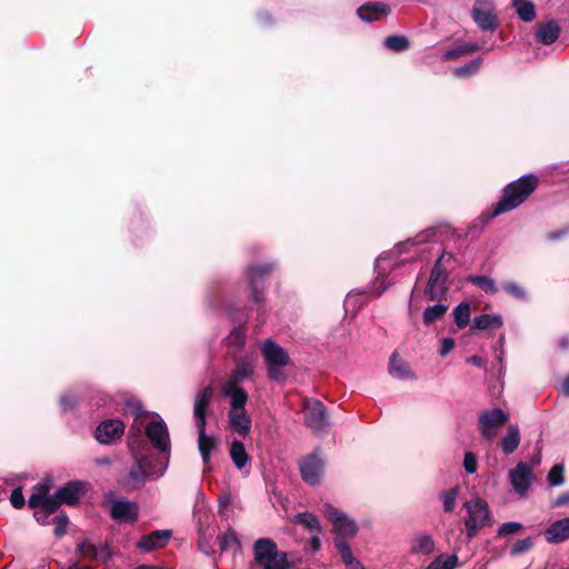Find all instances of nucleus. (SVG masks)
Here are the masks:
<instances>
[{"label": "nucleus", "mask_w": 569, "mask_h": 569, "mask_svg": "<svg viewBox=\"0 0 569 569\" xmlns=\"http://www.w3.org/2000/svg\"><path fill=\"white\" fill-rule=\"evenodd\" d=\"M143 421H132L128 432L129 448L132 455V465L129 470L126 486L134 489L147 480L162 477L168 468V456L154 457L149 443L142 433Z\"/></svg>", "instance_id": "1"}, {"label": "nucleus", "mask_w": 569, "mask_h": 569, "mask_svg": "<svg viewBox=\"0 0 569 569\" xmlns=\"http://www.w3.org/2000/svg\"><path fill=\"white\" fill-rule=\"evenodd\" d=\"M132 415L134 416L133 421L136 419L143 421L142 430H144V436L153 449L169 457L171 443L163 419L157 413L144 411L140 405L134 407Z\"/></svg>", "instance_id": "2"}, {"label": "nucleus", "mask_w": 569, "mask_h": 569, "mask_svg": "<svg viewBox=\"0 0 569 569\" xmlns=\"http://www.w3.org/2000/svg\"><path fill=\"white\" fill-rule=\"evenodd\" d=\"M537 183L533 174L522 176L509 183L490 217H497L520 206L535 191Z\"/></svg>", "instance_id": "3"}, {"label": "nucleus", "mask_w": 569, "mask_h": 569, "mask_svg": "<svg viewBox=\"0 0 569 569\" xmlns=\"http://www.w3.org/2000/svg\"><path fill=\"white\" fill-rule=\"evenodd\" d=\"M260 352L267 366L268 377L273 381L283 382L286 375L282 368L290 361L287 351L272 339H267L260 343Z\"/></svg>", "instance_id": "4"}, {"label": "nucleus", "mask_w": 569, "mask_h": 569, "mask_svg": "<svg viewBox=\"0 0 569 569\" xmlns=\"http://www.w3.org/2000/svg\"><path fill=\"white\" fill-rule=\"evenodd\" d=\"M253 559L261 569H287V555L280 552L270 538H260L253 545Z\"/></svg>", "instance_id": "5"}, {"label": "nucleus", "mask_w": 569, "mask_h": 569, "mask_svg": "<svg viewBox=\"0 0 569 569\" xmlns=\"http://www.w3.org/2000/svg\"><path fill=\"white\" fill-rule=\"evenodd\" d=\"M463 507L467 511L465 519L466 535L468 539H472L479 530L490 525L491 512L486 500L479 497L466 501Z\"/></svg>", "instance_id": "6"}, {"label": "nucleus", "mask_w": 569, "mask_h": 569, "mask_svg": "<svg viewBox=\"0 0 569 569\" xmlns=\"http://www.w3.org/2000/svg\"><path fill=\"white\" fill-rule=\"evenodd\" d=\"M451 259V253L442 251L438 257L433 268L431 269L430 277L425 290V293L430 301H440L446 296L449 273L442 264L450 261Z\"/></svg>", "instance_id": "7"}, {"label": "nucleus", "mask_w": 569, "mask_h": 569, "mask_svg": "<svg viewBox=\"0 0 569 569\" xmlns=\"http://www.w3.org/2000/svg\"><path fill=\"white\" fill-rule=\"evenodd\" d=\"M303 419L306 426L316 433L325 432L329 426L327 409L317 399H306L303 401Z\"/></svg>", "instance_id": "8"}, {"label": "nucleus", "mask_w": 569, "mask_h": 569, "mask_svg": "<svg viewBox=\"0 0 569 569\" xmlns=\"http://www.w3.org/2000/svg\"><path fill=\"white\" fill-rule=\"evenodd\" d=\"M471 18L482 31L493 32L498 26V16L492 0H476L471 10Z\"/></svg>", "instance_id": "9"}, {"label": "nucleus", "mask_w": 569, "mask_h": 569, "mask_svg": "<svg viewBox=\"0 0 569 569\" xmlns=\"http://www.w3.org/2000/svg\"><path fill=\"white\" fill-rule=\"evenodd\" d=\"M508 421V415L500 408H492L482 411L478 417V425L481 437L491 441L496 438L499 428Z\"/></svg>", "instance_id": "10"}, {"label": "nucleus", "mask_w": 569, "mask_h": 569, "mask_svg": "<svg viewBox=\"0 0 569 569\" xmlns=\"http://www.w3.org/2000/svg\"><path fill=\"white\" fill-rule=\"evenodd\" d=\"M406 261L407 260L397 261L390 253H382L378 257L376 262L377 277L371 284V291L375 296H380L387 290L391 284V282L387 280L389 273Z\"/></svg>", "instance_id": "11"}, {"label": "nucleus", "mask_w": 569, "mask_h": 569, "mask_svg": "<svg viewBox=\"0 0 569 569\" xmlns=\"http://www.w3.org/2000/svg\"><path fill=\"white\" fill-rule=\"evenodd\" d=\"M321 511L332 522L336 537L351 538L358 532L356 521L349 518L346 513L338 510L330 503H325Z\"/></svg>", "instance_id": "12"}, {"label": "nucleus", "mask_w": 569, "mask_h": 569, "mask_svg": "<svg viewBox=\"0 0 569 569\" xmlns=\"http://www.w3.org/2000/svg\"><path fill=\"white\" fill-rule=\"evenodd\" d=\"M299 469L302 480L310 486H318L323 472V461L317 452L301 459Z\"/></svg>", "instance_id": "13"}, {"label": "nucleus", "mask_w": 569, "mask_h": 569, "mask_svg": "<svg viewBox=\"0 0 569 569\" xmlns=\"http://www.w3.org/2000/svg\"><path fill=\"white\" fill-rule=\"evenodd\" d=\"M532 471L525 462H519L513 469L509 471V482L512 489L520 496L527 495L531 482Z\"/></svg>", "instance_id": "14"}, {"label": "nucleus", "mask_w": 569, "mask_h": 569, "mask_svg": "<svg viewBox=\"0 0 569 569\" xmlns=\"http://www.w3.org/2000/svg\"><path fill=\"white\" fill-rule=\"evenodd\" d=\"M124 432V425L119 419H108L102 421L94 431L96 439L103 445L112 443L119 440Z\"/></svg>", "instance_id": "15"}, {"label": "nucleus", "mask_w": 569, "mask_h": 569, "mask_svg": "<svg viewBox=\"0 0 569 569\" xmlns=\"http://www.w3.org/2000/svg\"><path fill=\"white\" fill-rule=\"evenodd\" d=\"M79 556L83 559L107 561L111 557V550L107 542L96 545L89 539L82 540L77 548Z\"/></svg>", "instance_id": "16"}, {"label": "nucleus", "mask_w": 569, "mask_h": 569, "mask_svg": "<svg viewBox=\"0 0 569 569\" xmlns=\"http://www.w3.org/2000/svg\"><path fill=\"white\" fill-rule=\"evenodd\" d=\"M198 433V448L201 455V459L204 465V472H209L211 470V455L212 451L217 448L218 441L213 436H209L206 433V427H196Z\"/></svg>", "instance_id": "17"}, {"label": "nucleus", "mask_w": 569, "mask_h": 569, "mask_svg": "<svg viewBox=\"0 0 569 569\" xmlns=\"http://www.w3.org/2000/svg\"><path fill=\"white\" fill-rule=\"evenodd\" d=\"M111 517L121 522L134 521L138 518V507L128 500H113L110 508Z\"/></svg>", "instance_id": "18"}, {"label": "nucleus", "mask_w": 569, "mask_h": 569, "mask_svg": "<svg viewBox=\"0 0 569 569\" xmlns=\"http://www.w3.org/2000/svg\"><path fill=\"white\" fill-rule=\"evenodd\" d=\"M228 422L230 429L241 437L248 436L251 430V418L246 408L229 409Z\"/></svg>", "instance_id": "19"}, {"label": "nucleus", "mask_w": 569, "mask_h": 569, "mask_svg": "<svg viewBox=\"0 0 569 569\" xmlns=\"http://www.w3.org/2000/svg\"><path fill=\"white\" fill-rule=\"evenodd\" d=\"M213 389L210 386L204 387L196 397L193 406V416L196 427H206L207 408L212 399Z\"/></svg>", "instance_id": "20"}, {"label": "nucleus", "mask_w": 569, "mask_h": 569, "mask_svg": "<svg viewBox=\"0 0 569 569\" xmlns=\"http://www.w3.org/2000/svg\"><path fill=\"white\" fill-rule=\"evenodd\" d=\"M273 270V264L266 263L260 266L250 267L248 269V277L252 290V301L259 303L262 299V293L259 292V283Z\"/></svg>", "instance_id": "21"}, {"label": "nucleus", "mask_w": 569, "mask_h": 569, "mask_svg": "<svg viewBox=\"0 0 569 569\" xmlns=\"http://www.w3.org/2000/svg\"><path fill=\"white\" fill-rule=\"evenodd\" d=\"M545 539L549 543H561L569 539V517L556 520L545 530Z\"/></svg>", "instance_id": "22"}, {"label": "nucleus", "mask_w": 569, "mask_h": 569, "mask_svg": "<svg viewBox=\"0 0 569 569\" xmlns=\"http://www.w3.org/2000/svg\"><path fill=\"white\" fill-rule=\"evenodd\" d=\"M436 549L435 540L427 532H419L413 536L410 542V553L417 556H430Z\"/></svg>", "instance_id": "23"}, {"label": "nucleus", "mask_w": 569, "mask_h": 569, "mask_svg": "<svg viewBox=\"0 0 569 569\" xmlns=\"http://www.w3.org/2000/svg\"><path fill=\"white\" fill-rule=\"evenodd\" d=\"M84 485L81 481H69L59 488L56 493L62 503L74 506L79 502Z\"/></svg>", "instance_id": "24"}, {"label": "nucleus", "mask_w": 569, "mask_h": 569, "mask_svg": "<svg viewBox=\"0 0 569 569\" xmlns=\"http://www.w3.org/2000/svg\"><path fill=\"white\" fill-rule=\"evenodd\" d=\"M390 13V8L381 2L366 3L358 9L361 20L371 22L381 19Z\"/></svg>", "instance_id": "25"}, {"label": "nucleus", "mask_w": 569, "mask_h": 569, "mask_svg": "<svg viewBox=\"0 0 569 569\" xmlns=\"http://www.w3.org/2000/svg\"><path fill=\"white\" fill-rule=\"evenodd\" d=\"M171 533L167 530H156L148 536H144L139 542L138 547L143 551H152L163 547L170 539Z\"/></svg>", "instance_id": "26"}, {"label": "nucleus", "mask_w": 569, "mask_h": 569, "mask_svg": "<svg viewBox=\"0 0 569 569\" xmlns=\"http://www.w3.org/2000/svg\"><path fill=\"white\" fill-rule=\"evenodd\" d=\"M222 393L230 399V409H243L248 401L247 392L237 385L224 382Z\"/></svg>", "instance_id": "27"}, {"label": "nucleus", "mask_w": 569, "mask_h": 569, "mask_svg": "<svg viewBox=\"0 0 569 569\" xmlns=\"http://www.w3.org/2000/svg\"><path fill=\"white\" fill-rule=\"evenodd\" d=\"M560 34V27L556 21H548L538 26L536 31L537 40L543 44H552Z\"/></svg>", "instance_id": "28"}, {"label": "nucleus", "mask_w": 569, "mask_h": 569, "mask_svg": "<svg viewBox=\"0 0 569 569\" xmlns=\"http://www.w3.org/2000/svg\"><path fill=\"white\" fill-rule=\"evenodd\" d=\"M521 439L520 430L517 425H510L507 433L501 439V449L503 453L511 455L519 447Z\"/></svg>", "instance_id": "29"}, {"label": "nucleus", "mask_w": 569, "mask_h": 569, "mask_svg": "<svg viewBox=\"0 0 569 569\" xmlns=\"http://www.w3.org/2000/svg\"><path fill=\"white\" fill-rule=\"evenodd\" d=\"M502 326V317L499 313H485L475 317L471 323V329L489 330L498 329Z\"/></svg>", "instance_id": "30"}, {"label": "nucleus", "mask_w": 569, "mask_h": 569, "mask_svg": "<svg viewBox=\"0 0 569 569\" xmlns=\"http://www.w3.org/2000/svg\"><path fill=\"white\" fill-rule=\"evenodd\" d=\"M389 372L397 379H411L412 372L409 370L408 365L399 358L397 352H393L389 361Z\"/></svg>", "instance_id": "31"}, {"label": "nucleus", "mask_w": 569, "mask_h": 569, "mask_svg": "<svg viewBox=\"0 0 569 569\" xmlns=\"http://www.w3.org/2000/svg\"><path fill=\"white\" fill-rule=\"evenodd\" d=\"M230 458L238 470H242L249 462V455L244 445L239 440H233L230 446Z\"/></svg>", "instance_id": "32"}, {"label": "nucleus", "mask_w": 569, "mask_h": 569, "mask_svg": "<svg viewBox=\"0 0 569 569\" xmlns=\"http://www.w3.org/2000/svg\"><path fill=\"white\" fill-rule=\"evenodd\" d=\"M219 545L222 551H232L237 553L241 550V542L237 532L228 528L221 536L218 537Z\"/></svg>", "instance_id": "33"}, {"label": "nucleus", "mask_w": 569, "mask_h": 569, "mask_svg": "<svg viewBox=\"0 0 569 569\" xmlns=\"http://www.w3.org/2000/svg\"><path fill=\"white\" fill-rule=\"evenodd\" d=\"M254 365L252 361H241L238 368L231 372L226 382L239 386V383L252 375Z\"/></svg>", "instance_id": "34"}, {"label": "nucleus", "mask_w": 569, "mask_h": 569, "mask_svg": "<svg viewBox=\"0 0 569 569\" xmlns=\"http://www.w3.org/2000/svg\"><path fill=\"white\" fill-rule=\"evenodd\" d=\"M60 498L57 497V493L54 492L53 496L47 495L43 507L41 510H37L34 512V518L41 525H46V520L42 519V516H51L53 515L61 505Z\"/></svg>", "instance_id": "35"}, {"label": "nucleus", "mask_w": 569, "mask_h": 569, "mask_svg": "<svg viewBox=\"0 0 569 569\" xmlns=\"http://www.w3.org/2000/svg\"><path fill=\"white\" fill-rule=\"evenodd\" d=\"M512 8L525 22H531L536 18L535 4L529 0H512Z\"/></svg>", "instance_id": "36"}, {"label": "nucleus", "mask_w": 569, "mask_h": 569, "mask_svg": "<svg viewBox=\"0 0 569 569\" xmlns=\"http://www.w3.org/2000/svg\"><path fill=\"white\" fill-rule=\"evenodd\" d=\"M448 306L443 303H436L425 309L422 320L426 326H430L433 321L441 319L447 312Z\"/></svg>", "instance_id": "37"}, {"label": "nucleus", "mask_w": 569, "mask_h": 569, "mask_svg": "<svg viewBox=\"0 0 569 569\" xmlns=\"http://www.w3.org/2000/svg\"><path fill=\"white\" fill-rule=\"evenodd\" d=\"M467 281L477 286L486 293L495 295L498 291L495 280L487 276H469Z\"/></svg>", "instance_id": "38"}, {"label": "nucleus", "mask_w": 569, "mask_h": 569, "mask_svg": "<svg viewBox=\"0 0 569 569\" xmlns=\"http://www.w3.org/2000/svg\"><path fill=\"white\" fill-rule=\"evenodd\" d=\"M457 566V555L442 553L432 560L426 569H455Z\"/></svg>", "instance_id": "39"}, {"label": "nucleus", "mask_w": 569, "mask_h": 569, "mask_svg": "<svg viewBox=\"0 0 569 569\" xmlns=\"http://www.w3.org/2000/svg\"><path fill=\"white\" fill-rule=\"evenodd\" d=\"M453 319L459 329H463L470 321V306L467 302H460L453 309Z\"/></svg>", "instance_id": "40"}, {"label": "nucleus", "mask_w": 569, "mask_h": 569, "mask_svg": "<svg viewBox=\"0 0 569 569\" xmlns=\"http://www.w3.org/2000/svg\"><path fill=\"white\" fill-rule=\"evenodd\" d=\"M295 522L308 528L311 532L320 533L321 526L318 518L310 512H301L295 517Z\"/></svg>", "instance_id": "41"}, {"label": "nucleus", "mask_w": 569, "mask_h": 569, "mask_svg": "<svg viewBox=\"0 0 569 569\" xmlns=\"http://www.w3.org/2000/svg\"><path fill=\"white\" fill-rule=\"evenodd\" d=\"M458 495V487H453L440 492L439 498L442 501L445 512L451 513L455 510Z\"/></svg>", "instance_id": "42"}, {"label": "nucleus", "mask_w": 569, "mask_h": 569, "mask_svg": "<svg viewBox=\"0 0 569 569\" xmlns=\"http://www.w3.org/2000/svg\"><path fill=\"white\" fill-rule=\"evenodd\" d=\"M385 47L395 52H402L409 48V40L406 36H389L385 39Z\"/></svg>", "instance_id": "43"}, {"label": "nucleus", "mask_w": 569, "mask_h": 569, "mask_svg": "<svg viewBox=\"0 0 569 569\" xmlns=\"http://www.w3.org/2000/svg\"><path fill=\"white\" fill-rule=\"evenodd\" d=\"M433 236H435V231L432 229H427L423 232H421L420 234H418L413 240L408 239L407 241L398 244L396 247V251L401 252L405 250H409V247H413V246L427 242V241L431 240V238Z\"/></svg>", "instance_id": "44"}, {"label": "nucleus", "mask_w": 569, "mask_h": 569, "mask_svg": "<svg viewBox=\"0 0 569 569\" xmlns=\"http://www.w3.org/2000/svg\"><path fill=\"white\" fill-rule=\"evenodd\" d=\"M476 49H477V47L473 44H461V46H458L455 48H450L443 52L441 60L442 61L456 60L466 53H470V52L475 51Z\"/></svg>", "instance_id": "45"}, {"label": "nucleus", "mask_w": 569, "mask_h": 569, "mask_svg": "<svg viewBox=\"0 0 569 569\" xmlns=\"http://www.w3.org/2000/svg\"><path fill=\"white\" fill-rule=\"evenodd\" d=\"M335 546H336L337 550L339 551L341 559L346 566L351 563L352 561L357 560L353 557L351 548L347 542V538L336 537Z\"/></svg>", "instance_id": "46"}, {"label": "nucleus", "mask_w": 569, "mask_h": 569, "mask_svg": "<svg viewBox=\"0 0 569 569\" xmlns=\"http://www.w3.org/2000/svg\"><path fill=\"white\" fill-rule=\"evenodd\" d=\"M482 63L481 58H476L466 63L465 66L458 67L453 70V74L458 78H467L476 73Z\"/></svg>", "instance_id": "47"}, {"label": "nucleus", "mask_w": 569, "mask_h": 569, "mask_svg": "<svg viewBox=\"0 0 569 569\" xmlns=\"http://www.w3.org/2000/svg\"><path fill=\"white\" fill-rule=\"evenodd\" d=\"M49 488L47 486H42L37 492H33L28 500V505L32 509L41 510L48 495Z\"/></svg>", "instance_id": "48"}, {"label": "nucleus", "mask_w": 569, "mask_h": 569, "mask_svg": "<svg viewBox=\"0 0 569 569\" xmlns=\"http://www.w3.org/2000/svg\"><path fill=\"white\" fill-rule=\"evenodd\" d=\"M563 471L562 465H555L548 473V483L552 487L561 486L565 482Z\"/></svg>", "instance_id": "49"}, {"label": "nucleus", "mask_w": 569, "mask_h": 569, "mask_svg": "<svg viewBox=\"0 0 569 569\" xmlns=\"http://www.w3.org/2000/svg\"><path fill=\"white\" fill-rule=\"evenodd\" d=\"M533 546V541L530 537L518 540L510 549L512 556H518L527 552Z\"/></svg>", "instance_id": "50"}, {"label": "nucleus", "mask_w": 569, "mask_h": 569, "mask_svg": "<svg viewBox=\"0 0 569 569\" xmlns=\"http://www.w3.org/2000/svg\"><path fill=\"white\" fill-rule=\"evenodd\" d=\"M521 529H522V523H520L518 521L503 522L499 527V529L497 531V536L498 537H505V536H508V535L516 533V532H518Z\"/></svg>", "instance_id": "51"}, {"label": "nucleus", "mask_w": 569, "mask_h": 569, "mask_svg": "<svg viewBox=\"0 0 569 569\" xmlns=\"http://www.w3.org/2000/svg\"><path fill=\"white\" fill-rule=\"evenodd\" d=\"M52 522L54 525V535L60 538L64 536L67 531V525L69 522L68 517L66 515H57L53 517Z\"/></svg>", "instance_id": "52"}, {"label": "nucleus", "mask_w": 569, "mask_h": 569, "mask_svg": "<svg viewBox=\"0 0 569 569\" xmlns=\"http://www.w3.org/2000/svg\"><path fill=\"white\" fill-rule=\"evenodd\" d=\"M463 468L467 473L473 475L478 469V459L473 452H466L463 458Z\"/></svg>", "instance_id": "53"}, {"label": "nucleus", "mask_w": 569, "mask_h": 569, "mask_svg": "<svg viewBox=\"0 0 569 569\" xmlns=\"http://www.w3.org/2000/svg\"><path fill=\"white\" fill-rule=\"evenodd\" d=\"M77 403H78V397L73 392H67L60 397V406L63 410H70Z\"/></svg>", "instance_id": "54"}, {"label": "nucleus", "mask_w": 569, "mask_h": 569, "mask_svg": "<svg viewBox=\"0 0 569 569\" xmlns=\"http://www.w3.org/2000/svg\"><path fill=\"white\" fill-rule=\"evenodd\" d=\"M10 502L16 509H21L26 501L21 488H14L10 495Z\"/></svg>", "instance_id": "55"}, {"label": "nucleus", "mask_w": 569, "mask_h": 569, "mask_svg": "<svg viewBox=\"0 0 569 569\" xmlns=\"http://www.w3.org/2000/svg\"><path fill=\"white\" fill-rule=\"evenodd\" d=\"M503 289L505 291H507L508 293L516 298L522 299L526 297L525 290L515 282L503 283Z\"/></svg>", "instance_id": "56"}, {"label": "nucleus", "mask_w": 569, "mask_h": 569, "mask_svg": "<svg viewBox=\"0 0 569 569\" xmlns=\"http://www.w3.org/2000/svg\"><path fill=\"white\" fill-rule=\"evenodd\" d=\"M455 345H456V342L452 338H449V337L443 338L441 340V348L439 351L440 356L441 357L447 356L455 348Z\"/></svg>", "instance_id": "57"}, {"label": "nucleus", "mask_w": 569, "mask_h": 569, "mask_svg": "<svg viewBox=\"0 0 569 569\" xmlns=\"http://www.w3.org/2000/svg\"><path fill=\"white\" fill-rule=\"evenodd\" d=\"M320 547H321V542H320L319 533L312 532V536L309 541V549L315 552V551H318L320 549Z\"/></svg>", "instance_id": "58"}, {"label": "nucleus", "mask_w": 569, "mask_h": 569, "mask_svg": "<svg viewBox=\"0 0 569 569\" xmlns=\"http://www.w3.org/2000/svg\"><path fill=\"white\" fill-rule=\"evenodd\" d=\"M468 363L475 366V367H478V368H485L486 367V361L482 357L480 356H471V357H468L467 360H466Z\"/></svg>", "instance_id": "59"}, {"label": "nucleus", "mask_w": 569, "mask_h": 569, "mask_svg": "<svg viewBox=\"0 0 569 569\" xmlns=\"http://www.w3.org/2000/svg\"><path fill=\"white\" fill-rule=\"evenodd\" d=\"M569 503V493L565 492L557 497L553 502V507H562Z\"/></svg>", "instance_id": "60"}, {"label": "nucleus", "mask_w": 569, "mask_h": 569, "mask_svg": "<svg viewBox=\"0 0 569 569\" xmlns=\"http://www.w3.org/2000/svg\"><path fill=\"white\" fill-rule=\"evenodd\" d=\"M561 388H562V392L565 396H569V375L566 377V379L563 380L562 385H561Z\"/></svg>", "instance_id": "61"}, {"label": "nucleus", "mask_w": 569, "mask_h": 569, "mask_svg": "<svg viewBox=\"0 0 569 569\" xmlns=\"http://www.w3.org/2000/svg\"><path fill=\"white\" fill-rule=\"evenodd\" d=\"M346 568L347 569H365V567L358 560H355L351 563L347 565Z\"/></svg>", "instance_id": "62"}, {"label": "nucleus", "mask_w": 569, "mask_h": 569, "mask_svg": "<svg viewBox=\"0 0 569 569\" xmlns=\"http://www.w3.org/2000/svg\"><path fill=\"white\" fill-rule=\"evenodd\" d=\"M236 340L243 341V335L239 329H236L232 333Z\"/></svg>", "instance_id": "63"}, {"label": "nucleus", "mask_w": 569, "mask_h": 569, "mask_svg": "<svg viewBox=\"0 0 569 569\" xmlns=\"http://www.w3.org/2000/svg\"><path fill=\"white\" fill-rule=\"evenodd\" d=\"M259 18H260L261 21H264V22L270 20V17H269L268 13H260Z\"/></svg>", "instance_id": "64"}]
</instances>
